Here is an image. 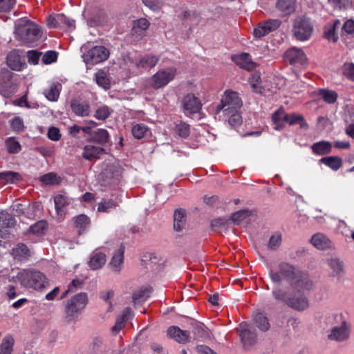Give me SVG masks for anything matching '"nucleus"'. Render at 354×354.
Returning a JSON list of instances; mask_svg holds the SVG:
<instances>
[{"label":"nucleus","mask_w":354,"mask_h":354,"mask_svg":"<svg viewBox=\"0 0 354 354\" xmlns=\"http://www.w3.org/2000/svg\"><path fill=\"white\" fill-rule=\"evenodd\" d=\"M269 276L274 283L287 281L292 288L312 289L313 283L308 274L297 269L292 265L282 262L274 269L270 270Z\"/></svg>","instance_id":"f257e3e1"},{"label":"nucleus","mask_w":354,"mask_h":354,"mask_svg":"<svg viewBox=\"0 0 354 354\" xmlns=\"http://www.w3.org/2000/svg\"><path fill=\"white\" fill-rule=\"evenodd\" d=\"M310 290H299L292 288L289 284L285 286L281 283H275L272 290V296L277 303L283 304L297 311H304L309 308V301L304 292Z\"/></svg>","instance_id":"f03ea898"},{"label":"nucleus","mask_w":354,"mask_h":354,"mask_svg":"<svg viewBox=\"0 0 354 354\" xmlns=\"http://www.w3.org/2000/svg\"><path fill=\"white\" fill-rule=\"evenodd\" d=\"M17 278L22 286L35 290H41L48 285L46 276L37 270H23L19 272Z\"/></svg>","instance_id":"7ed1b4c3"},{"label":"nucleus","mask_w":354,"mask_h":354,"mask_svg":"<svg viewBox=\"0 0 354 354\" xmlns=\"http://www.w3.org/2000/svg\"><path fill=\"white\" fill-rule=\"evenodd\" d=\"M15 33L25 43H32L41 37L39 27L26 20H21L15 24Z\"/></svg>","instance_id":"20e7f679"},{"label":"nucleus","mask_w":354,"mask_h":354,"mask_svg":"<svg viewBox=\"0 0 354 354\" xmlns=\"http://www.w3.org/2000/svg\"><path fill=\"white\" fill-rule=\"evenodd\" d=\"M242 105V101L237 93L232 91H226L219 104L216 108V113H230V111L239 110Z\"/></svg>","instance_id":"39448f33"},{"label":"nucleus","mask_w":354,"mask_h":354,"mask_svg":"<svg viewBox=\"0 0 354 354\" xmlns=\"http://www.w3.org/2000/svg\"><path fill=\"white\" fill-rule=\"evenodd\" d=\"M176 73L177 69L174 66L158 70L151 77V86L156 89L165 87L175 78Z\"/></svg>","instance_id":"423d86ee"},{"label":"nucleus","mask_w":354,"mask_h":354,"mask_svg":"<svg viewBox=\"0 0 354 354\" xmlns=\"http://www.w3.org/2000/svg\"><path fill=\"white\" fill-rule=\"evenodd\" d=\"M313 31V25L308 18L299 17L295 19L292 32L297 40L304 41L309 39Z\"/></svg>","instance_id":"0eeeda50"},{"label":"nucleus","mask_w":354,"mask_h":354,"mask_svg":"<svg viewBox=\"0 0 354 354\" xmlns=\"http://www.w3.org/2000/svg\"><path fill=\"white\" fill-rule=\"evenodd\" d=\"M237 331L244 350H250L257 343L256 331L247 322H241L237 328Z\"/></svg>","instance_id":"6e6552de"},{"label":"nucleus","mask_w":354,"mask_h":354,"mask_svg":"<svg viewBox=\"0 0 354 354\" xmlns=\"http://www.w3.org/2000/svg\"><path fill=\"white\" fill-rule=\"evenodd\" d=\"M88 304V297L85 292L75 295L66 304L65 312L68 317H75L80 314Z\"/></svg>","instance_id":"1a4fd4ad"},{"label":"nucleus","mask_w":354,"mask_h":354,"mask_svg":"<svg viewBox=\"0 0 354 354\" xmlns=\"http://www.w3.org/2000/svg\"><path fill=\"white\" fill-rule=\"evenodd\" d=\"M109 54V50L104 46H96L86 52L82 58L87 65H95L106 60Z\"/></svg>","instance_id":"9d476101"},{"label":"nucleus","mask_w":354,"mask_h":354,"mask_svg":"<svg viewBox=\"0 0 354 354\" xmlns=\"http://www.w3.org/2000/svg\"><path fill=\"white\" fill-rule=\"evenodd\" d=\"M284 57L287 62L295 66H304L307 63V57L304 51L296 47L287 50Z\"/></svg>","instance_id":"9b49d317"},{"label":"nucleus","mask_w":354,"mask_h":354,"mask_svg":"<svg viewBox=\"0 0 354 354\" xmlns=\"http://www.w3.org/2000/svg\"><path fill=\"white\" fill-rule=\"evenodd\" d=\"M121 168L118 165H110L101 174L102 180L105 185L117 184L121 178Z\"/></svg>","instance_id":"f8f14e48"},{"label":"nucleus","mask_w":354,"mask_h":354,"mask_svg":"<svg viewBox=\"0 0 354 354\" xmlns=\"http://www.w3.org/2000/svg\"><path fill=\"white\" fill-rule=\"evenodd\" d=\"M350 336V327L344 320L340 326L333 327L328 335L330 340L342 342L347 340Z\"/></svg>","instance_id":"ddd939ff"},{"label":"nucleus","mask_w":354,"mask_h":354,"mask_svg":"<svg viewBox=\"0 0 354 354\" xmlns=\"http://www.w3.org/2000/svg\"><path fill=\"white\" fill-rule=\"evenodd\" d=\"M182 106L185 115L198 113L201 109V101L192 93L185 95L182 100Z\"/></svg>","instance_id":"4468645a"},{"label":"nucleus","mask_w":354,"mask_h":354,"mask_svg":"<svg viewBox=\"0 0 354 354\" xmlns=\"http://www.w3.org/2000/svg\"><path fill=\"white\" fill-rule=\"evenodd\" d=\"M280 25L281 21L279 19H270L264 21L259 24V25L254 29V35L257 38H261L277 29Z\"/></svg>","instance_id":"2eb2a0df"},{"label":"nucleus","mask_w":354,"mask_h":354,"mask_svg":"<svg viewBox=\"0 0 354 354\" xmlns=\"http://www.w3.org/2000/svg\"><path fill=\"white\" fill-rule=\"evenodd\" d=\"M73 112L77 116L87 117L90 115V104L86 101L73 100L71 102Z\"/></svg>","instance_id":"dca6fc26"},{"label":"nucleus","mask_w":354,"mask_h":354,"mask_svg":"<svg viewBox=\"0 0 354 354\" xmlns=\"http://www.w3.org/2000/svg\"><path fill=\"white\" fill-rule=\"evenodd\" d=\"M311 243L318 250H328L333 248V243L325 234L317 233L314 234L311 239Z\"/></svg>","instance_id":"f3484780"},{"label":"nucleus","mask_w":354,"mask_h":354,"mask_svg":"<svg viewBox=\"0 0 354 354\" xmlns=\"http://www.w3.org/2000/svg\"><path fill=\"white\" fill-rule=\"evenodd\" d=\"M168 335L180 344H185L189 340V333L183 330L178 326H171L167 330Z\"/></svg>","instance_id":"a211bd4d"},{"label":"nucleus","mask_w":354,"mask_h":354,"mask_svg":"<svg viewBox=\"0 0 354 354\" xmlns=\"http://www.w3.org/2000/svg\"><path fill=\"white\" fill-rule=\"evenodd\" d=\"M104 153V149L98 146L93 145H86L83 148L82 157L86 160L97 159Z\"/></svg>","instance_id":"6ab92c4d"},{"label":"nucleus","mask_w":354,"mask_h":354,"mask_svg":"<svg viewBox=\"0 0 354 354\" xmlns=\"http://www.w3.org/2000/svg\"><path fill=\"white\" fill-rule=\"evenodd\" d=\"M233 60L241 68L248 71L255 68L256 64L251 59V57L248 53H242L239 55L233 57Z\"/></svg>","instance_id":"aec40b11"},{"label":"nucleus","mask_w":354,"mask_h":354,"mask_svg":"<svg viewBox=\"0 0 354 354\" xmlns=\"http://www.w3.org/2000/svg\"><path fill=\"white\" fill-rule=\"evenodd\" d=\"M124 248L121 245L120 248L114 253L109 263L111 269L115 272H119L121 270V267L124 261Z\"/></svg>","instance_id":"412c9836"},{"label":"nucleus","mask_w":354,"mask_h":354,"mask_svg":"<svg viewBox=\"0 0 354 354\" xmlns=\"http://www.w3.org/2000/svg\"><path fill=\"white\" fill-rule=\"evenodd\" d=\"M71 203L70 199L64 194H58L54 197V203L56 212L58 216L65 214L64 208Z\"/></svg>","instance_id":"4be33fe9"},{"label":"nucleus","mask_w":354,"mask_h":354,"mask_svg":"<svg viewBox=\"0 0 354 354\" xmlns=\"http://www.w3.org/2000/svg\"><path fill=\"white\" fill-rule=\"evenodd\" d=\"M106 263V255L101 252H93L89 261V267L92 270L101 268Z\"/></svg>","instance_id":"5701e85b"},{"label":"nucleus","mask_w":354,"mask_h":354,"mask_svg":"<svg viewBox=\"0 0 354 354\" xmlns=\"http://www.w3.org/2000/svg\"><path fill=\"white\" fill-rule=\"evenodd\" d=\"M160 57L153 54H147L140 59L136 63L138 68H153L158 62Z\"/></svg>","instance_id":"b1692460"},{"label":"nucleus","mask_w":354,"mask_h":354,"mask_svg":"<svg viewBox=\"0 0 354 354\" xmlns=\"http://www.w3.org/2000/svg\"><path fill=\"white\" fill-rule=\"evenodd\" d=\"M186 212L183 209H176L174 214V229L176 232L181 231L185 226Z\"/></svg>","instance_id":"393cba45"},{"label":"nucleus","mask_w":354,"mask_h":354,"mask_svg":"<svg viewBox=\"0 0 354 354\" xmlns=\"http://www.w3.org/2000/svg\"><path fill=\"white\" fill-rule=\"evenodd\" d=\"M315 94L328 104L335 103L337 98V93L333 90L320 88L315 91Z\"/></svg>","instance_id":"a878e982"},{"label":"nucleus","mask_w":354,"mask_h":354,"mask_svg":"<svg viewBox=\"0 0 354 354\" xmlns=\"http://www.w3.org/2000/svg\"><path fill=\"white\" fill-rule=\"evenodd\" d=\"M311 149L317 155L322 156L330 153L332 150V145L328 141H319L314 143Z\"/></svg>","instance_id":"bb28decb"},{"label":"nucleus","mask_w":354,"mask_h":354,"mask_svg":"<svg viewBox=\"0 0 354 354\" xmlns=\"http://www.w3.org/2000/svg\"><path fill=\"white\" fill-rule=\"evenodd\" d=\"M7 64L14 71H20L22 68V62L19 55L17 51L13 50L7 55Z\"/></svg>","instance_id":"cd10ccee"},{"label":"nucleus","mask_w":354,"mask_h":354,"mask_svg":"<svg viewBox=\"0 0 354 354\" xmlns=\"http://www.w3.org/2000/svg\"><path fill=\"white\" fill-rule=\"evenodd\" d=\"M48 227V223L46 221L41 220L35 224L30 225L28 230L24 234L26 235L33 234L39 236L44 234Z\"/></svg>","instance_id":"c85d7f7f"},{"label":"nucleus","mask_w":354,"mask_h":354,"mask_svg":"<svg viewBox=\"0 0 354 354\" xmlns=\"http://www.w3.org/2000/svg\"><path fill=\"white\" fill-rule=\"evenodd\" d=\"M28 248L24 243H19L12 250V255L15 259L22 260L30 256Z\"/></svg>","instance_id":"c756f323"},{"label":"nucleus","mask_w":354,"mask_h":354,"mask_svg":"<svg viewBox=\"0 0 354 354\" xmlns=\"http://www.w3.org/2000/svg\"><path fill=\"white\" fill-rule=\"evenodd\" d=\"M296 0H277V8L285 15H289L295 10Z\"/></svg>","instance_id":"7c9ffc66"},{"label":"nucleus","mask_w":354,"mask_h":354,"mask_svg":"<svg viewBox=\"0 0 354 354\" xmlns=\"http://www.w3.org/2000/svg\"><path fill=\"white\" fill-rule=\"evenodd\" d=\"M21 178V175L17 172L12 171L0 172V183L2 184L15 183Z\"/></svg>","instance_id":"2f4dec72"},{"label":"nucleus","mask_w":354,"mask_h":354,"mask_svg":"<svg viewBox=\"0 0 354 354\" xmlns=\"http://www.w3.org/2000/svg\"><path fill=\"white\" fill-rule=\"evenodd\" d=\"M285 122H288L290 125H294L296 124H299L302 129H307L308 124L305 122L304 118L301 115L297 114H286L285 116Z\"/></svg>","instance_id":"473e14b6"},{"label":"nucleus","mask_w":354,"mask_h":354,"mask_svg":"<svg viewBox=\"0 0 354 354\" xmlns=\"http://www.w3.org/2000/svg\"><path fill=\"white\" fill-rule=\"evenodd\" d=\"M282 243V234L280 232L272 233L268 240L267 247L270 250H277Z\"/></svg>","instance_id":"72a5a7b5"},{"label":"nucleus","mask_w":354,"mask_h":354,"mask_svg":"<svg viewBox=\"0 0 354 354\" xmlns=\"http://www.w3.org/2000/svg\"><path fill=\"white\" fill-rule=\"evenodd\" d=\"M320 162L334 171L338 170L342 164V159L338 156H328L321 158Z\"/></svg>","instance_id":"f704fd0d"},{"label":"nucleus","mask_w":354,"mask_h":354,"mask_svg":"<svg viewBox=\"0 0 354 354\" xmlns=\"http://www.w3.org/2000/svg\"><path fill=\"white\" fill-rule=\"evenodd\" d=\"M223 119L228 121V123L232 126L236 127L241 123V116L239 113V110L230 111V113H225L223 114Z\"/></svg>","instance_id":"c9c22d12"},{"label":"nucleus","mask_w":354,"mask_h":354,"mask_svg":"<svg viewBox=\"0 0 354 354\" xmlns=\"http://www.w3.org/2000/svg\"><path fill=\"white\" fill-rule=\"evenodd\" d=\"M254 322L256 326L261 331H267L270 328L268 319L261 313L255 315Z\"/></svg>","instance_id":"e433bc0d"},{"label":"nucleus","mask_w":354,"mask_h":354,"mask_svg":"<svg viewBox=\"0 0 354 354\" xmlns=\"http://www.w3.org/2000/svg\"><path fill=\"white\" fill-rule=\"evenodd\" d=\"M286 113L282 109L275 111L272 116V120L274 123V129L276 130H281L283 127V121H285Z\"/></svg>","instance_id":"4c0bfd02"},{"label":"nucleus","mask_w":354,"mask_h":354,"mask_svg":"<svg viewBox=\"0 0 354 354\" xmlns=\"http://www.w3.org/2000/svg\"><path fill=\"white\" fill-rule=\"evenodd\" d=\"M93 140L100 145H105L109 141V133L104 129H98L93 133Z\"/></svg>","instance_id":"58836bf2"},{"label":"nucleus","mask_w":354,"mask_h":354,"mask_svg":"<svg viewBox=\"0 0 354 354\" xmlns=\"http://www.w3.org/2000/svg\"><path fill=\"white\" fill-rule=\"evenodd\" d=\"M5 145L9 153H17L21 149L19 142L15 137L8 138L5 141Z\"/></svg>","instance_id":"ea45409f"},{"label":"nucleus","mask_w":354,"mask_h":354,"mask_svg":"<svg viewBox=\"0 0 354 354\" xmlns=\"http://www.w3.org/2000/svg\"><path fill=\"white\" fill-rule=\"evenodd\" d=\"M15 341L11 336L5 337L0 344V354H11Z\"/></svg>","instance_id":"a19ab883"},{"label":"nucleus","mask_w":354,"mask_h":354,"mask_svg":"<svg viewBox=\"0 0 354 354\" xmlns=\"http://www.w3.org/2000/svg\"><path fill=\"white\" fill-rule=\"evenodd\" d=\"M151 292V288H143L135 292L133 294V301L134 303H139L146 301Z\"/></svg>","instance_id":"79ce46f5"},{"label":"nucleus","mask_w":354,"mask_h":354,"mask_svg":"<svg viewBox=\"0 0 354 354\" xmlns=\"http://www.w3.org/2000/svg\"><path fill=\"white\" fill-rule=\"evenodd\" d=\"M341 22L339 20L335 21L333 26L326 27L324 31L325 37L333 42L337 41L338 37L335 34V29L339 28Z\"/></svg>","instance_id":"37998d69"},{"label":"nucleus","mask_w":354,"mask_h":354,"mask_svg":"<svg viewBox=\"0 0 354 354\" xmlns=\"http://www.w3.org/2000/svg\"><path fill=\"white\" fill-rule=\"evenodd\" d=\"M75 223L76 227L78 229L79 234H80L88 227L90 220L87 216L80 214L75 218Z\"/></svg>","instance_id":"c03bdc74"},{"label":"nucleus","mask_w":354,"mask_h":354,"mask_svg":"<svg viewBox=\"0 0 354 354\" xmlns=\"http://www.w3.org/2000/svg\"><path fill=\"white\" fill-rule=\"evenodd\" d=\"M112 112L111 108L106 105H103L96 109L94 117L97 120H105L111 115Z\"/></svg>","instance_id":"a18cd8bd"},{"label":"nucleus","mask_w":354,"mask_h":354,"mask_svg":"<svg viewBox=\"0 0 354 354\" xmlns=\"http://www.w3.org/2000/svg\"><path fill=\"white\" fill-rule=\"evenodd\" d=\"M193 333L196 339L205 340L210 338L209 332L204 328L202 324H196L194 327Z\"/></svg>","instance_id":"49530a36"},{"label":"nucleus","mask_w":354,"mask_h":354,"mask_svg":"<svg viewBox=\"0 0 354 354\" xmlns=\"http://www.w3.org/2000/svg\"><path fill=\"white\" fill-rule=\"evenodd\" d=\"M57 24L58 27H66L69 29H74L75 27V21L68 18L64 14L57 15Z\"/></svg>","instance_id":"de8ad7c7"},{"label":"nucleus","mask_w":354,"mask_h":354,"mask_svg":"<svg viewBox=\"0 0 354 354\" xmlns=\"http://www.w3.org/2000/svg\"><path fill=\"white\" fill-rule=\"evenodd\" d=\"M174 131L180 137L186 138L189 136L190 127L186 122H180V123L176 124L174 127Z\"/></svg>","instance_id":"09e8293b"},{"label":"nucleus","mask_w":354,"mask_h":354,"mask_svg":"<svg viewBox=\"0 0 354 354\" xmlns=\"http://www.w3.org/2000/svg\"><path fill=\"white\" fill-rule=\"evenodd\" d=\"M95 81L100 86L104 89H108L110 87L109 80L103 71H99L95 73Z\"/></svg>","instance_id":"8fccbe9b"},{"label":"nucleus","mask_w":354,"mask_h":354,"mask_svg":"<svg viewBox=\"0 0 354 354\" xmlns=\"http://www.w3.org/2000/svg\"><path fill=\"white\" fill-rule=\"evenodd\" d=\"M44 93L48 100L57 101L59 95V86L53 84L48 89H46Z\"/></svg>","instance_id":"3c124183"},{"label":"nucleus","mask_w":354,"mask_h":354,"mask_svg":"<svg viewBox=\"0 0 354 354\" xmlns=\"http://www.w3.org/2000/svg\"><path fill=\"white\" fill-rule=\"evenodd\" d=\"M148 131V127L144 124H136L133 126L131 132L134 138L137 139L142 138Z\"/></svg>","instance_id":"603ef678"},{"label":"nucleus","mask_w":354,"mask_h":354,"mask_svg":"<svg viewBox=\"0 0 354 354\" xmlns=\"http://www.w3.org/2000/svg\"><path fill=\"white\" fill-rule=\"evenodd\" d=\"M118 202L112 199L104 200L98 204L97 210L102 212H108L110 209L115 208Z\"/></svg>","instance_id":"864d4df0"},{"label":"nucleus","mask_w":354,"mask_h":354,"mask_svg":"<svg viewBox=\"0 0 354 354\" xmlns=\"http://www.w3.org/2000/svg\"><path fill=\"white\" fill-rule=\"evenodd\" d=\"M328 264L337 275L341 274L344 270L343 262L339 259L332 258L328 260Z\"/></svg>","instance_id":"5fc2aeb1"},{"label":"nucleus","mask_w":354,"mask_h":354,"mask_svg":"<svg viewBox=\"0 0 354 354\" xmlns=\"http://www.w3.org/2000/svg\"><path fill=\"white\" fill-rule=\"evenodd\" d=\"M41 182L46 185H57L60 182L59 178L53 173H48L40 178Z\"/></svg>","instance_id":"6e6d98bb"},{"label":"nucleus","mask_w":354,"mask_h":354,"mask_svg":"<svg viewBox=\"0 0 354 354\" xmlns=\"http://www.w3.org/2000/svg\"><path fill=\"white\" fill-rule=\"evenodd\" d=\"M249 216L250 214L248 210L242 209L232 214L230 219L234 223L238 224L239 222L246 219Z\"/></svg>","instance_id":"4d7b16f0"},{"label":"nucleus","mask_w":354,"mask_h":354,"mask_svg":"<svg viewBox=\"0 0 354 354\" xmlns=\"http://www.w3.org/2000/svg\"><path fill=\"white\" fill-rule=\"evenodd\" d=\"M10 122L11 128L14 131L21 132L25 129L24 121L20 117H15Z\"/></svg>","instance_id":"13d9d810"},{"label":"nucleus","mask_w":354,"mask_h":354,"mask_svg":"<svg viewBox=\"0 0 354 354\" xmlns=\"http://www.w3.org/2000/svg\"><path fill=\"white\" fill-rule=\"evenodd\" d=\"M142 3L145 6L154 11L160 10L162 6V0H142Z\"/></svg>","instance_id":"bf43d9fd"},{"label":"nucleus","mask_w":354,"mask_h":354,"mask_svg":"<svg viewBox=\"0 0 354 354\" xmlns=\"http://www.w3.org/2000/svg\"><path fill=\"white\" fill-rule=\"evenodd\" d=\"M16 3V0H0V12L10 11Z\"/></svg>","instance_id":"052dcab7"},{"label":"nucleus","mask_w":354,"mask_h":354,"mask_svg":"<svg viewBox=\"0 0 354 354\" xmlns=\"http://www.w3.org/2000/svg\"><path fill=\"white\" fill-rule=\"evenodd\" d=\"M133 25L141 30L140 31L146 32L148 29L150 23L145 18H140L133 21Z\"/></svg>","instance_id":"680f3d73"},{"label":"nucleus","mask_w":354,"mask_h":354,"mask_svg":"<svg viewBox=\"0 0 354 354\" xmlns=\"http://www.w3.org/2000/svg\"><path fill=\"white\" fill-rule=\"evenodd\" d=\"M343 73L346 77L354 81V64H344L343 66Z\"/></svg>","instance_id":"e2e57ef3"},{"label":"nucleus","mask_w":354,"mask_h":354,"mask_svg":"<svg viewBox=\"0 0 354 354\" xmlns=\"http://www.w3.org/2000/svg\"><path fill=\"white\" fill-rule=\"evenodd\" d=\"M57 54L55 51L48 50L47 51L43 56L42 60L43 62L49 64L57 60Z\"/></svg>","instance_id":"0e129e2a"},{"label":"nucleus","mask_w":354,"mask_h":354,"mask_svg":"<svg viewBox=\"0 0 354 354\" xmlns=\"http://www.w3.org/2000/svg\"><path fill=\"white\" fill-rule=\"evenodd\" d=\"M140 30L135 26H132L131 36L133 41H139L146 36V32Z\"/></svg>","instance_id":"69168bd1"},{"label":"nucleus","mask_w":354,"mask_h":354,"mask_svg":"<svg viewBox=\"0 0 354 354\" xmlns=\"http://www.w3.org/2000/svg\"><path fill=\"white\" fill-rule=\"evenodd\" d=\"M260 81H261V77H260L259 73H255L252 74V75L250 78V82L255 92L261 91V87L259 86V84Z\"/></svg>","instance_id":"338daca9"},{"label":"nucleus","mask_w":354,"mask_h":354,"mask_svg":"<svg viewBox=\"0 0 354 354\" xmlns=\"http://www.w3.org/2000/svg\"><path fill=\"white\" fill-rule=\"evenodd\" d=\"M48 137L50 140L57 141L61 138V134L58 128L51 127L48 131Z\"/></svg>","instance_id":"774afa93"}]
</instances>
